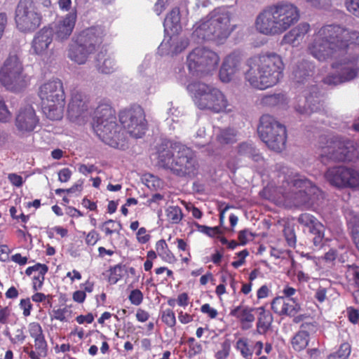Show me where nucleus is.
I'll use <instances>...</instances> for the list:
<instances>
[{"mask_svg":"<svg viewBox=\"0 0 359 359\" xmlns=\"http://www.w3.org/2000/svg\"><path fill=\"white\" fill-rule=\"evenodd\" d=\"M12 315V309L8 306H0V324L7 325Z\"/></svg>","mask_w":359,"mask_h":359,"instance_id":"nucleus-52","label":"nucleus"},{"mask_svg":"<svg viewBox=\"0 0 359 359\" xmlns=\"http://www.w3.org/2000/svg\"><path fill=\"white\" fill-rule=\"evenodd\" d=\"M72 172L68 168H65L61 169L58 172V180L61 182H68L71 177Z\"/></svg>","mask_w":359,"mask_h":359,"instance_id":"nucleus-63","label":"nucleus"},{"mask_svg":"<svg viewBox=\"0 0 359 359\" xmlns=\"http://www.w3.org/2000/svg\"><path fill=\"white\" fill-rule=\"evenodd\" d=\"M321 161H352L359 156V149L354 142L339 135L321 137L320 140Z\"/></svg>","mask_w":359,"mask_h":359,"instance_id":"nucleus-7","label":"nucleus"},{"mask_svg":"<svg viewBox=\"0 0 359 359\" xmlns=\"http://www.w3.org/2000/svg\"><path fill=\"white\" fill-rule=\"evenodd\" d=\"M28 333L34 339L33 344L23 347V352L28 355L30 359H41L48 355V343L41 325L38 322H31L28 324Z\"/></svg>","mask_w":359,"mask_h":359,"instance_id":"nucleus-17","label":"nucleus"},{"mask_svg":"<svg viewBox=\"0 0 359 359\" xmlns=\"http://www.w3.org/2000/svg\"><path fill=\"white\" fill-rule=\"evenodd\" d=\"M187 344L189 346V354L190 356H194L199 354L202 351V346L200 343L196 341L194 337H189L187 339Z\"/></svg>","mask_w":359,"mask_h":359,"instance_id":"nucleus-47","label":"nucleus"},{"mask_svg":"<svg viewBox=\"0 0 359 359\" xmlns=\"http://www.w3.org/2000/svg\"><path fill=\"white\" fill-rule=\"evenodd\" d=\"M156 166L182 178L195 177L200 168L196 153L191 148L165 140L156 146Z\"/></svg>","mask_w":359,"mask_h":359,"instance_id":"nucleus-2","label":"nucleus"},{"mask_svg":"<svg viewBox=\"0 0 359 359\" xmlns=\"http://www.w3.org/2000/svg\"><path fill=\"white\" fill-rule=\"evenodd\" d=\"M299 18V10L294 4L278 2L268 6L258 14L255 19V28L263 35L278 36L297 23Z\"/></svg>","mask_w":359,"mask_h":359,"instance_id":"nucleus-4","label":"nucleus"},{"mask_svg":"<svg viewBox=\"0 0 359 359\" xmlns=\"http://www.w3.org/2000/svg\"><path fill=\"white\" fill-rule=\"evenodd\" d=\"M283 95L282 94H273V95H268L264 96L262 98V102L264 104L274 106L279 104L280 102L283 100Z\"/></svg>","mask_w":359,"mask_h":359,"instance_id":"nucleus-49","label":"nucleus"},{"mask_svg":"<svg viewBox=\"0 0 359 359\" xmlns=\"http://www.w3.org/2000/svg\"><path fill=\"white\" fill-rule=\"evenodd\" d=\"M100 229L106 236H111L114 233H118L122 229V226L121 223H116L114 220L110 219L103 222Z\"/></svg>","mask_w":359,"mask_h":359,"instance_id":"nucleus-41","label":"nucleus"},{"mask_svg":"<svg viewBox=\"0 0 359 359\" xmlns=\"http://www.w3.org/2000/svg\"><path fill=\"white\" fill-rule=\"evenodd\" d=\"M9 341L13 345L22 344L26 339L27 334L25 332V327L22 325L20 327L15 328L13 335L9 333Z\"/></svg>","mask_w":359,"mask_h":359,"instance_id":"nucleus-42","label":"nucleus"},{"mask_svg":"<svg viewBox=\"0 0 359 359\" xmlns=\"http://www.w3.org/2000/svg\"><path fill=\"white\" fill-rule=\"evenodd\" d=\"M324 231L325 227L323 225H322V229L319 228V231L318 230H313L311 233L314 235V237L313 238V244L316 246H320L322 243L323 239L324 238Z\"/></svg>","mask_w":359,"mask_h":359,"instance_id":"nucleus-61","label":"nucleus"},{"mask_svg":"<svg viewBox=\"0 0 359 359\" xmlns=\"http://www.w3.org/2000/svg\"><path fill=\"white\" fill-rule=\"evenodd\" d=\"M89 99L81 91L73 90L67 107V115L72 121L83 116L88 109Z\"/></svg>","mask_w":359,"mask_h":359,"instance_id":"nucleus-21","label":"nucleus"},{"mask_svg":"<svg viewBox=\"0 0 359 359\" xmlns=\"http://www.w3.org/2000/svg\"><path fill=\"white\" fill-rule=\"evenodd\" d=\"M349 229H351L353 242L359 250V218L354 217L353 219L348 222Z\"/></svg>","mask_w":359,"mask_h":359,"instance_id":"nucleus-44","label":"nucleus"},{"mask_svg":"<svg viewBox=\"0 0 359 359\" xmlns=\"http://www.w3.org/2000/svg\"><path fill=\"white\" fill-rule=\"evenodd\" d=\"M351 44L359 46V32L337 24L316 30L307 46L308 53L320 62L332 60L333 72L323 79L328 86H337L359 76V54L349 51Z\"/></svg>","mask_w":359,"mask_h":359,"instance_id":"nucleus-1","label":"nucleus"},{"mask_svg":"<svg viewBox=\"0 0 359 359\" xmlns=\"http://www.w3.org/2000/svg\"><path fill=\"white\" fill-rule=\"evenodd\" d=\"M116 116L115 111L108 103H100L94 111V123H100L109 121V118Z\"/></svg>","mask_w":359,"mask_h":359,"instance_id":"nucleus-32","label":"nucleus"},{"mask_svg":"<svg viewBox=\"0 0 359 359\" xmlns=\"http://www.w3.org/2000/svg\"><path fill=\"white\" fill-rule=\"evenodd\" d=\"M97 69L102 74H111L116 69L114 59L102 52L97 54Z\"/></svg>","mask_w":359,"mask_h":359,"instance_id":"nucleus-33","label":"nucleus"},{"mask_svg":"<svg viewBox=\"0 0 359 359\" xmlns=\"http://www.w3.org/2000/svg\"><path fill=\"white\" fill-rule=\"evenodd\" d=\"M161 321L168 327L174 328L177 324L175 313L172 309H165L160 313Z\"/></svg>","mask_w":359,"mask_h":359,"instance_id":"nucleus-40","label":"nucleus"},{"mask_svg":"<svg viewBox=\"0 0 359 359\" xmlns=\"http://www.w3.org/2000/svg\"><path fill=\"white\" fill-rule=\"evenodd\" d=\"M123 276V266L116 264L109 269V281L112 283H116Z\"/></svg>","mask_w":359,"mask_h":359,"instance_id":"nucleus-45","label":"nucleus"},{"mask_svg":"<svg viewBox=\"0 0 359 359\" xmlns=\"http://www.w3.org/2000/svg\"><path fill=\"white\" fill-rule=\"evenodd\" d=\"M16 28L22 33L29 34L41 25L43 16L34 0H20L15 12Z\"/></svg>","mask_w":359,"mask_h":359,"instance_id":"nucleus-11","label":"nucleus"},{"mask_svg":"<svg viewBox=\"0 0 359 359\" xmlns=\"http://www.w3.org/2000/svg\"><path fill=\"white\" fill-rule=\"evenodd\" d=\"M77 18L76 10L74 9L60 20L55 27V36L60 41L67 39L72 33Z\"/></svg>","mask_w":359,"mask_h":359,"instance_id":"nucleus-25","label":"nucleus"},{"mask_svg":"<svg viewBox=\"0 0 359 359\" xmlns=\"http://www.w3.org/2000/svg\"><path fill=\"white\" fill-rule=\"evenodd\" d=\"M68 312V310L66 307L62 309H57L53 310V315L51 316V320H57L61 322H66V313Z\"/></svg>","mask_w":359,"mask_h":359,"instance_id":"nucleus-59","label":"nucleus"},{"mask_svg":"<svg viewBox=\"0 0 359 359\" xmlns=\"http://www.w3.org/2000/svg\"><path fill=\"white\" fill-rule=\"evenodd\" d=\"M345 6L350 13L359 18V0H346Z\"/></svg>","mask_w":359,"mask_h":359,"instance_id":"nucleus-50","label":"nucleus"},{"mask_svg":"<svg viewBox=\"0 0 359 359\" xmlns=\"http://www.w3.org/2000/svg\"><path fill=\"white\" fill-rule=\"evenodd\" d=\"M271 309L278 316H294L300 311L301 306L297 299L277 297L271 302Z\"/></svg>","mask_w":359,"mask_h":359,"instance_id":"nucleus-23","label":"nucleus"},{"mask_svg":"<svg viewBox=\"0 0 359 359\" xmlns=\"http://www.w3.org/2000/svg\"><path fill=\"white\" fill-rule=\"evenodd\" d=\"M180 21V9L177 7L173 8L169 13L167 14L165 20L164 26L168 27L170 24L172 27H176Z\"/></svg>","mask_w":359,"mask_h":359,"instance_id":"nucleus-43","label":"nucleus"},{"mask_svg":"<svg viewBox=\"0 0 359 359\" xmlns=\"http://www.w3.org/2000/svg\"><path fill=\"white\" fill-rule=\"evenodd\" d=\"M8 179L12 185L20 187L23 184V179L22 176L16 174V173H10L8 174Z\"/></svg>","mask_w":359,"mask_h":359,"instance_id":"nucleus-64","label":"nucleus"},{"mask_svg":"<svg viewBox=\"0 0 359 359\" xmlns=\"http://www.w3.org/2000/svg\"><path fill=\"white\" fill-rule=\"evenodd\" d=\"M284 235L288 245L290 247H294L296 245L297 239L294 229L290 227L285 228Z\"/></svg>","mask_w":359,"mask_h":359,"instance_id":"nucleus-57","label":"nucleus"},{"mask_svg":"<svg viewBox=\"0 0 359 359\" xmlns=\"http://www.w3.org/2000/svg\"><path fill=\"white\" fill-rule=\"evenodd\" d=\"M346 276L355 287L359 288V266L352 265L349 266L346 271Z\"/></svg>","mask_w":359,"mask_h":359,"instance_id":"nucleus-46","label":"nucleus"},{"mask_svg":"<svg viewBox=\"0 0 359 359\" xmlns=\"http://www.w3.org/2000/svg\"><path fill=\"white\" fill-rule=\"evenodd\" d=\"M196 226L200 232L217 239L222 245H224V235L219 226L210 227L199 224H196Z\"/></svg>","mask_w":359,"mask_h":359,"instance_id":"nucleus-37","label":"nucleus"},{"mask_svg":"<svg viewBox=\"0 0 359 359\" xmlns=\"http://www.w3.org/2000/svg\"><path fill=\"white\" fill-rule=\"evenodd\" d=\"M37 95L45 116L50 120H60L65 105V93L62 81L55 78L43 82L39 86Z\"/></svg>","mask_w":359,"mask_h":359,"instance_id":"nucleus-6","label":"nucleus"},{"mask_svg":"<svg viewBox=\"0 0 359 359\" xmlns=\"http://www.w3.org/2000/svg\"><path fill=\"white\" fill-rule=\"evenodd\" d=\"M22 62L16 54H9L0 69V83L8 90L17 91L26 85Z\"/></svg>","mask_w":359,"mask_h":359,"instance_id":"nucleus-12","label":"nucleus"},{"mask_svg":"<svg viewBox=\"0 0 359 359\" xmlns=\"http://www.w3.org/2000/svg\"><path fill=\"white\" fill-rule=\"evenodd\" d=\"M93 128L103 142L114 148L119 147L121 135L116 116H111L109 121L106 122L93 123Z\"/></svg>","mask_w":359,"mask_h":359,"instance_id":"nucleus-19","label":"nucleus"},{"mask_svg":"<svg viewBox=\"0 0 359 359\" xmlns=\"http://www.w3.org/2000/svg\"><path fill=\"white\" fill-rule=\"evenodd\" d=\"M310 30L311 26L309 23L301 22L283 36L282 43L298 47L304 42L306 35Z\"/></svg>","mask_w":359,"mask_h":359,"instance_id":"nucleus-24","label":"nucleus"},{"mask_svg":"<svg viewBox=\"0 0 359 359\" xmlns=\"http://www.w3.org/2000/svg\"><path fill=\"white\" fill-rule=\"evenodd\" d=\"M39 124V118L31 105L21 108L16 115L15 126L22 133H31Z\"/></svg>","mask_w":359,"mask_h":359,"instance_id":"nucleus-20","label":"nucleus"},{"mask_svg":"<svg viewBox=\"0 0 359 359\" xmlns=\"http://www.w3.org/2000/svg\"><path fill=\"white\" fill-rule=\"evenodd\" d=\"M188 88L193 93L194 103L200 109L219 113L224 108V95L218 88L201 82L192 83Z\"/></svg>","mask_w":359,"mask_h":359,"instance_id":"nucleus-9","label":"nucleus"},{"mask_svg":"<svg viewBox=\"0 0 359 359\" xmlns=\"http://www.w3.org/2000/svg\"><path fill=\"white\" fill-rule=\"evenodd\" d=\"M238 134L237 130L234 128H226V144L236 142Z\"/></svg>","mask_w":359,"mask_h":359,"instance_id":"nucleus-62","label":"nucleus"},{"mask_svg":"<svg viewBox=\"0 0 359 359\" xmlns=\"http://www.w3.org/2000/svg\"><path fill=\"white\" fill-rule=\"evenodd\" d=\"M224 8H217L201 20L194 30V34L203 40H216L222 38L224 34Z\"/></svg>","mask_w":359,"mask_h":359,"instance_id":"nucleus-14","label":"nucleus"},{"mask_svg":"<svg viewBox=\"0 0 359 359\" xmlns=\"http://www.w3.org/2000/svg\"><path fill=\"white\" fill-rule=\"evenodd\" d=\"M157 254L153 250H149L147 253L146 261L144 263V269L145 271H150L153 267V262L156 259Z\"/></svg>","mask_w":359,"mask_h":359,"instance_id":"nucleus-55","label":"nucleus"},{"mask_svg":"<svg viewBox=\"0 0 359 359\" xmlns=\"http://www.w3.org/2000/svg\"><path fill=\"white\" fill-rule=\"evenodd\" d=\"M259 316L257 322V331L260 334H264L269 330L273 321L270 311H266L263 306L257 308Z\"/></svg>","mask_w":359,"mask_h":359,"instance_id":"nucleus-31","label":"nucleus"},{"mask_svg":"<svg viewBox=\"0 0 359 359\" xmlns=\"http://www.w3.org/2000/svg\"><path fill=\"white\" fill-rule=\"evenodd\" d=\"M167 220L173 224H179L183 219V213L181 208L177 205L169 206L165 210Z\"/></svg>","mask_w":359,"mask_h":359,"instance_id":"nucleus-39","label":"nucleus"},{"mask_svg":"<svg viewBox=\"0 0 359 359\" xmlns=\"http://www.w3.org/2000/svg\"><path fill=\"white\" fill-rule=\"evenodd\" d=\"M48 271V267L45 264L37 263L29 266L25 270L27 276H32L34 272H39V275H34L32 278V288L34 291L40 290L43 285L45 275Z\"/></svg>","mask_w":359,"mask_h":359,"instance_id":"nucleus-26","label":"nucleus"},{"mask_svg":"<svg viewBox=\"0 0 359 359\" xmlns=\"http://www.w3.org/2000/svg\"><path fill=\"white\" fill-rule=\"evenodd\" d=\"M254 341L248 338L239 339L236 342V348L245 359H251L253 353Z\"/></svg>","mask_w":359,"mask_h":359,"instance_id":"nucleus-38","label":"nucleus"},{"mask_svg":"<svg viewBox=\"0 0 359 359\" xmlns=\"http://www.w3.org/2000/svg\"><path fill=\"white\" fill-rule=\"evenodd\" d=\"M304 100H299L294 106L297 112L302 115L309 116L312 113L321 111L323 102L316 85L309 83L304 90Z\"/></svg>","mask_w":359,"mask_h":359,"instance_id":"nucleus-18","label":"nucleus"},{"mask_svg":"<svg viewBox=\"0 0 359 359\" xmlns=\"http://www.w3.org/2000/svg\"><path fill=\"white\" fill-rule=\"evenodd\" d=\"M189 72L197 74H208L217 71L219 57L217 53L203 47L194 48L187 56Z\"/></svg>","mask_w":359,"mask_h":359,"instance_id":"nucleus-13","label":"nucleus"},{"mask_svg":"<svg viewBox=\"0 0 359 359\" xmlns=\"http://www.w3.org/2000/svg\"><path fill=\"white\" fill-rule=\"evenodd\" d=\"M247 65L245 79L251 86L259 90L277 84L283 77L285 67L282 57L275 53L254 55L248 59Z\"/></svg>","mask_w":359,"mask_h":359,"instance_id":"nucleus-5","label":"nucleus"},{"mask_svg":"<svg viewBox=\"0 0 359 359\" xmlns=\"http://www.w3.org/2000/svg\"><path fill=\"white\" fill-rule=\"evenodd\" d=\"M298 222L309 229L311 232L313 230L319 231L322 229V224L312 215L309 213H302L298 217Z\"/></svg>","mask_w":359,"mask_h":359,"instance_id":"nucleus-36","label":"nucleus"},{"mask_svg":"<svg viewBox=\"0 0 359 359\" xmlns=\"http://www.w3.org/2000/svg\"><path fill=\"white\" fill-rule=\"evenodd\" d=\"M53 36V30L50 27H43L38 31L31 42V53L39 56L47 55Z\"/></svg>","mask_w":359,"mask_h":359,"instance_id":"nucleus-22","label":"nucleus"},{"mask_svg":"<svg viewBox=\"0 0 359 359\" xmlns=\"http://www.w3.org/2000/svg\"><path fill=\"white\" fill-rule=\"evenodd\" d=\"M238 155L240 157H248L255 162L263 161V157L259 150L251 142H243L238 147Z\"/></svg>","mask_w":359,"mask_h":359,"instance_id":"nucleus-30","label":"nucleus"},{"mask_svg":"<svg viewBox=\"0 0 359 359\" xmlns=\"http://www.w3.org/2000/svg\"><path fill=\"white\" fill-rule=\"evenodd\" d=\"M119 121L130 136L142 137L147 130V122L144 109L140 105H133L119 113Z\"/></svg>","mask_w":359,"mask_h":359,"instance_id":"nucleus-16","label":"nucleus"},{"mask_svg":"<svg viewBox=\"0 0 359 359\" xmlns=\"http://www.w3.org/2000/svg\"><path fill=\"white\" fill-rule=\"evenodd\" d=\"M257 132L262 142L270 149L280 152L285 149L287 140L286 128L273 116L269 114L262 115Z\"/></svg>","mask_w":359,"mask_h":359,"instance_id":"nucleus-8","label":"nucleus"},{"mask_svg":"<svg viewBox=\"0 0 359 359\" xmlns=\"http://www.w3.org/2000/svg\"><path fill=\"white\" fill-rule=\"evenodd\" d=\"M313 65L307 61H302L294 69L292 79L297 83L305 84L311 79Z\"/></svg>","mask_w":359,"mask_h":359,"instance_id":"nucleus-27","label":"nucleus"},{"mask_svg":"<svg viewBox=\"0 0 359 359\" xmlns=\"http://www.w3.org/2000/svg\"><path fill=\"white\" fill-rule=\"evenodd\" d=\"M325 177L332 186L339 189H359V170L353 167H330L326 170Z\"/></svg>","mask_w":359,"mask_h":359,"instance_id":"nucleus-15","label":"nucleus"},{"mask_svg":"<svg viewBox=\"0 0 359 359\" xmlns=\"http://www.w3.org/2000/svg\"><path fill=\"white\" fill-rule=\"evenodd\" d=\"M335 353L337 354L339 358L347 359L351 353V346L348 343H344Z\"/></svg>","mask_w":359,"mask_h":359,"instance_id":"nucleus-60","label":"nucleus"},{"mask_svg":"<svg viewBox=\"0 0 359 359\" xmlns=\"http://www.w3.org/2000/svg\"><path fill=\"white\" fill-rule=\"evenodd\" d=\"M130 303L135 306H139L143 301V294L139 289L133 290L128 296Z\"/></svg>","mask_w":359,"mask_h":359,"instance_id":"nucleus-51","label":"nucleus"},{"mask_svg":"<svg viewBox=\"0 0 359 359\" xmlns=\"http://www.w3.org/2000/svg\"><path fill=\"white\" fill-rule=\"evenodd\" d=\"M100 239V233L96 230L92 229L87 234H86L85 243L88 246H93Z\"/></svg>","mask_w":359,"mask_h":359,"instance_id":"nucleus-53","label":"nucleus"},{"mask_svg":"<svg viewBox=\"0 0 359 359\" xmlns=\"http://www.w3.org/2000/svg\"><path fill=\"white\" fill-rule=\"evenodd\" d=\"M279 192L290 207L309 210L323 198L322 191L305 177L288 168H283Z\"/></svg>","mask_w":359,"mask_h":359,"instance_id":"nucleus-3","label":"nucleus"},{"mask_svg":"<svg viewBox=\"0 0 359 359\" xmlns=\"http://www.w3.org/2000/svg\"><path fill=\"white\" fill-rule=\"evenodd\" d=\"M19 306L22 310V315L24 317H28L31 314L32 309V304L29 298L22 299L20 302Z\"/></svg>","mask_w":359,"mask_h":359,"instance_id":"nucleus-56","label":"nucleus"},{"mask_svg":"<svg viewBox=\"0 0 359 359\" xmlns=\"http://www.w3.org/2000/svg\"><path fill=\"white\" fill-rule=\"evenodd\" d=\"M136 238L140 244H145L149 241L151 236L147 233V230L145 227H141L136 233Z\"/></svg>","mask_w":359,"mask_h":359,"instance_id":"nucleus-58","label":"nucleus"},{"mask_svg":"<svg viewBox=\"0 0 359 359\" xmlns=\"http://www.w3.org/2000/svg\"><path fill=\"white\" fill-rule=\"evenodd\" d=\"M253 309L247 306H238L232 309L230 315L238 318L242 323L243 329L251 327V324L255 320V316L252 313Z\"/></svg>","mask_w":359,"mask_h":359,"instance_id":"nucleus-29","label":"nucleus"},{"mask_svg":"<svg viewBox=\"0 0 359 359\" xmlns=\"http://www.w3.org/2000/svg\"><path fill=\"white\" fill-rule=\"evenodd\" d=\"M155 248L157 256L158 255L163 261L170 264L177 261L175 256L169 249L164 239L158 241L156 243Z\"/></svg>","mask_w":359,"mask_h":359,"instance_id":"nucleus-34","label":"nucleus"},{"mask_svg":"<svg viewBox=\"0 0 359 359\" xmlns=\"http://www.w3.org/2000/svg\"><path fill=\"white\" fill-rule=\"evenodd\" d=\"M12 114L8 110L4 100L0 97V121L8 122L11 120Z\"/></svg>","mask_w":359,"mask_h":359,"instance_id":"nucleus-48","label":"nucleus"},{"mask_svg":"<svg viewBox=\"0 0 359 359\" xmlns=\"http://www.w3.org/2000/svg\"><path fill=\"white\" fill-rule=\"evenodd\" d=\"M101 43L102 38L96 35L95 29H88L80 34L69 44L68 57L79 65L84 64Z\"/></svg>","mask_w":359,"mask_h":359,"instance_id":"nucleus-10","label":"nucleus"},{"mask_svg":"<svg viewBox=\"0 0 359 359\" xmlns=\"http://www.w3.org/2000/svg\"><path fill=\"white\" fill-rule=\"evenodd\" d=\"M310 326H312L311 323H302L301 325V330L296 333L291 340V344L293 349L296 351H303L306 348L309 341V334L306 331Z\"/></svg>","mask_w":359,"mask_h":359,"instance_id":"nucleus-28","label":"nucleus"},{"mask_svg":"<svg viewBox=\"0 0 359 359\" xmlns=\"http://www.w3.org/2000/svg\"><path fill=\"white\" fill-rule=\"evenodd\" d=\"M255 234L249 229H244L238 233V240L240 245H244L247 243L253 240Z\"/></svg>","mask_w":359,"mask_h":359,"instance_id":"nucleus-54","label":"nucleus"},{"mask_svg":"<svg viewBox=\"0 0 359 359\" xmlns=\"http://www.w3.org/2000/svg\"><path fill=\"white\" fill-rule=\"evenodd\" d=\"M241 60V54L236 51L226 58V83L231 80L229 76L234 74L238 69Z\"/></svg>","mask_w":359,"mask_h":359,"instance_id":"nucleus-35","label":"nucleus"}]
</instances>
